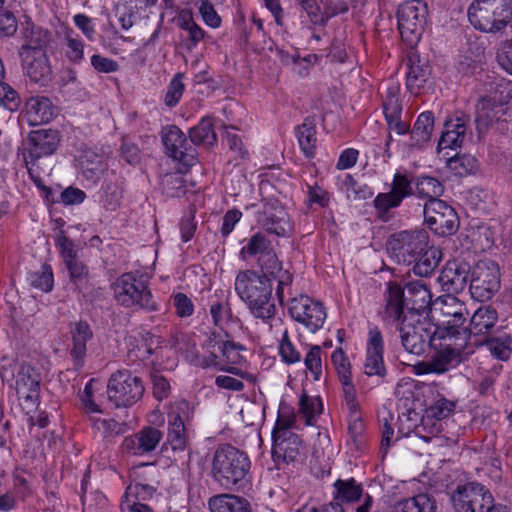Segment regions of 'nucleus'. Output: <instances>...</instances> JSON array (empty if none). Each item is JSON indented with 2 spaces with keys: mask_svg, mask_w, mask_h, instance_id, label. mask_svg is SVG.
Returning <instances> with one entry per match:
<instances>
[{
  "mask_svg": "<svg viewBox=\"0 0 512 512\" xmlns=\"http://www.w3.org/2000/svg\"><path fill=\"white\" fill-rule=\"evenodd\" d=\"M160 134L165 153L170 158L186 166H192L195 163L196 151L178 126L167 125L162 128Z\"/></svg>",
  "mask_w": 512,
  "mask_h": 512,
  "instance_id": "6ab92c4d",
  "label": "nucleus"
},
{
  "mask_svg": "<svg viewBox=\"0 0 512 512\" xmlns=\"http://www.w3.org/2000/svg\"><path fill=\"white\" fill-rule=\"evenodd\" d=\"M331 363L342 385L344 400H348V402L353 405L354 395L357 393L352 380V366L349 358L341 347L336 348L332 352Z\"/></svg>",
  "mask_w": 512,
  "mask_h": 512,
  "instance_id": "c756f323",
  "label": "nucleus"
},
{
  "mask_svg": "<svg viewBox=\"0 0 512 512\" xmlns=\"http://www.w3.org/2000/svg\"><path fill=\"white\" fill-rule=\"evenodd\" d=\"M394 508L395 512H436V501L431 495L420 493L398 501Z\"/></svg>",
  "mask_w": 512,
  "mask_h": 512,
  "instance_id": "a18cd8bd",
  "label": "nucleus"
},
{
  "mask_svg": "<svg viewBox=\"0 0 512 512\" xmlns=\"http://www.w3.org/2000/svg\"><path fill=\"white\" fill-rule=\"evenodd\" d=\"M415 258L416 261L412 263L414 274L420 277H428L439 265L442 252L439 248L428 244L426 249Z\"/></svg>",
  "mask_w": 512,
  "mask_h": 512,
  "instance_id": "79ce46f5",
  "label": "nucleus"
},
{
  "mask_svg": "<svg viewBox=\"0 0 512 512\" xmlns=\"http://www.w3.org/2000/svg\"><path fill=\"white\" fill-rule=\"evenodd\" d=\"M27 281L29 285L42 292H50L53 289L54 278L50 265L44 264L38 271L28 273Z\"/></svg>",
  "mask_w": 512,
  "mask_h": 512,
  "instance_id": "864d4df0",
  "label": "nucleus"
},
{
  "mask_svg": "<svg viewBox=\"0 0 512 512\" xmlns=\"http://www.w3.org/2000/svg\"><path fill=\"white\" fill-rule=\"evenodd\" d=\"M78 162L82 176L93 184L100 180L108 168L104 155L95 152L91 148L82 151Z\"/></svg>",
  "mask_w": 512,
  "mask_h": 512,
  "instance_id": "2f4dec72",
  "label": "nucleus"
},
{
  "mask_svg": "<svg viewBox=\"0 0 512 512\" xmlns=\"http://www.w3.org/2000/svg\"><path fill=\"white\" fill-rule=\"evenodd\" d=\"M65 265L69 271L70 282L74 290L84 296L89 283L88 267L79 259L68 262Z\"/></svg>",
  "mask_w": 512,
  "mask_h": 512,
  "instance_id": "3c124183",
  "label": "nucleus"
},
{
  "mask_svg": "<svg viewBox=\"0 0 512 512\" xmlns=\"http://www.w3.org/2000/svg\"><path fill=\"white\" fill-rule=\"evenodd\" d=\"M306 354L303 359L306 369L312 374L313 379L318 381L322 376V354L323 350L319 345L305 344Z\"/></svg>",
  "mask_w": 512,
  "mask_h": 512,
  "instance_id": "6e6d98bb",
  "label": "nucleus"
},
{
  "mask_svg": "<svg viewBox=\"0 0 512 512\" xmlns=\"http://www.w3.org/2000/svg\"><path fill=\"white\" fill-rule=\"evenodd\" d=\"M234 290L253 317L264 323L274 318L277 309L273 298V285L266 274H259L254 269L239 271Z\"/></svg>",
  "mask_w": 512,
  "mask_h": 512,
  "instance_id": "f257e3e1",
  "label": "nucleus"
},
{
  "mask_svg": "<svg viewBox=\"0 0 512 512\" xmlns=\"http://www.w3.org/2000/svg\"><path fill=\"white\" fill-rule=\"evenodd\" d=\"M251 461L242 450L222 444L217 447L211 463V477L228 491H245L251 486Z\"/></svg>",
  "mask_w": 512,
  "mask_h": 512,
  "instance_id": "f03ea898",
  "label": "nucleus"
},
{
  "mask_svg": "<svg viewBox=\"0 0 512 512\" xmlns=\"http://www.w3.org/2000/svg\"><path fill=\"white\" fill-rule=\"evenodd\" d=\"M333 502L354 503L361 500L364 494L363 486L354 478L338 479L333 484Z\"/></svg>",
  "mask_w": 512,
  "mask_h": 512,
  "instance_id": "58836bf2",
  "label": "nucleus"
},
{
  "mask_svg": "<svg viewBox=\"0 0 512 512\" xmlns=\"http://www.w3.org/2000/svg\"><path fill=\"white\" fill-rule=\"evenodd\" d=\"M290 512H345L342 505L338 502H329L321 504L316 500L309 499L307 502L297 508H292Z\"/></svg>",
  "mask_w": 512,
  "mask_h": 512,
  "instance_id": "774afa93",
  "label": "nucleus"
},
{
  "mask_svg": "<svg viewBox=\"0 0 512 512\" xmlns=\"http://www.w3.org/2000/svg\"><path fill=\"white\" fill-rule=\"evenodd\" d=\"M423 212L425 223L434 234L446 237L458 231L459 217L445 201H426Z\"/></svg>",
  "mask_w": 512,
  "mask_h": 512,
  "instance_id": "2eb2a0df",
  "label": "nucleus"
},
{
  "mask_svg": "<svg viewBox=\"0 0 512 512\" xmlns=\"http://www.w3.org/2000/svg\"><path fill=\"white\" fill-rule=\"evenodd\" d=\"M477 346H486L493 357L501 361H507L512 352V337L503 329L483 339L474 340Z\"/></svg>",
  "mask_w": 512,
  "mask_h": 512,
  "instance_id": "72a5a7b5",
  "label": "nucleus"
},
{
  "mask_svg": "<svg viewBox=\"0 0 512 512\" xmlns=\"http://www.w3.org/2000/svg\"><path fill=\"white\" fill-rule=\"evenodd\" d=\"M163 438V433L151 426L143 427L139 432L125 437L122 450L134 456H143L154 451Z\"/></svg>",
  "mask_w": 512,
  "mask_h": 512,
  "instance_id": "4be33fe9",
  "label": "nucleus"
},
{
  "mask_svg": "<svg viewBox=\"0 0 512 512\" xmlns=\"http://www.w3.org/2000/svg\"><path fill=\"white\" fill-rule=\"evenodd\" d=\"M402 200H400L395 194L391 191L381 192L376 195L373 200V207L376 210L377 217L382 221H388L391 217L390 211L392 209L398 208L402 204Z\"/></svg>",
  "mask_w": 512,
  "mask_h": 512,
  "instance_id": "603ef678",
  "label": "nucleus"
},
{
  "mask_svg": "<svg viewBox=\"0 0 512 512\" xmlns=\"http://www.w3.org/2000/svg\"><path fill=\"white\" fill-rule=\"evenodd\" d=\"M209 312L213 324L222 329L223 325L233 318L229 295L224 294L223 291L220 295L216 293L210 300Z\"/></svg>",
  "mask_w": 512,
  "mask_h": 512,
  "instance_id": "37998d69",
  "label": "nucleus"
},
{
  "mask_svg": "<svg viewBox=\"0 0 512 512\" xmlns=\"http://www.w3.org/2000/svg\"><path fill=\"white\" fill-rule=\"evenodd\" d=\"M428 244L429 235L425 230H403L392 234L386 245L397 263L412 265Z\"/></svg>",
  "mask_w": 512,
  "mask_h": 512,
  "instance_id": "1a4fd4ad",
  "label": "nucleus"
},
{
  "mask_svg": "<svg viewBox=\"0 0 512 512\" xmlns=\"http://www.w3.org/2000/svg\"><path fill=\"white\" fill-rule=\"evenodd\" d=\"M470 116L460 112L450 117L444 122V129L438 140L436 152L440 156L443 150H457L464 142Z\"/></svg>",
  "mask_w": 512,
  "mask_h": 512,
  "instance_id": "aec40b11",
  "label": "nucleus"
},
{
  "mask_svg": "<svg viewBox=\"0 0 512 512\" xmlns=\"http://www.w3.org/2000/svg\"><path fill=\"white\" fill-rule=\"evenodd\" d=\"M25 112L30 125H39L54 118L55 106L47 97L33 96L26 101Z\"/></svg>",
  "mask_w": 512,
  "mask_h": 512,
  "instance_id": "473e14b6",
  "label": "nucleus"
},
{
  "mask_svg": "<svg viewBox=\"0 0 512 512\" xmlns=\"http://www.w3.org/2000/svg\"><path fill=\"white\" fill-rule=\"evenodd\" d=\"M145 391L143 381L127 369L111 374L107 384V396L116 408H127L136 404Z\"/></svg>",
  "mask_w": 512,
  "mask_h": 512,
  "instance_id": "0eeeda50",
  "label": "nucleus"
},
{
  "mask_svg": "<svg viewBox=\"0 0 512 512\" xmlns=\"http://www.w3.org/2000/svg\"><path fill=\"white\" fill-rule=\"evenodd\" d=\"M116 302L126 308L138 307L147 312L159 309L150 289L149 280L145 274L128 272L122 274L112 284Z\"/></svg>",
  "mask_w": 512,
  "mask_h": 512,
  "instance_id": "7ed1b4c3",
  "label": "nucleus"
},
{
  "mask_svg": "<svg viewBox=\"0 0 512 512\" xmlns=\"http://www.w3.org/2000/svg\"><path fill=\"white\" fill-rule=\"evenodd\" d=\"M277 349L282 363L288 366L301 363L302 353L291 340L287 329L283 331Z\"/></svg>",
  "mask_w": 512,
  "mask_h": 512,
  "instance_id": "8fccbe9b",
  "label": "nucleus"
},
{
  "mask_svg": "<svg viewBox=\"0 0 512 512\" xmlns=\"http://www.w3.org/2000/svg\"><path fill=\"white\" fill-rule=\"evenodd\" d=\"M496 93L499 98L484 96L475 106V123L478 134L484 133L491 125L497 123L499 126L502 121H507L505 112L507 104L512 99V84L499 85Z\"/></svg>",
  "mask_w": 512,
  "mask_h": 512,
  "instance_id": "6e6552de",
  "label": "nucleus"
},
{
  "mask_svg": "<svg viewBox=\"0 0 512 512\" xmlns=\"http://www.w3.org/2000/svg\"><path fill=\"white\" fill-rule=\"evenodd\" d=\"M407 304L414 318H422V314L429 311L432 304V294L427 285L420 280L409 281L402 286Z\"/></svg>",
  "mask_w": 512,
  "mask_h": 512,
  "instance_id": "cd10ccee",
  "label": "nucleus"
},
{
  "mask_svg": "<svg viewBox=\"0 0 512 512\" xmlns=\"http://www.w3.org/2000/svg\"><path fill=\"white\" fill-rule=\"evenodd\" d=\"M272 456L276 462L300 463L305 459V446L298 434L272 438Z\"/></svg>",
  "mask_w": 512,
  "mask_h": 512,
  "instance_id": "5701e85b",
  "label": "nucleus"
},
{
  "mask_svg": "<svg viewBox=\"0 0 512 512\" xmlns=\"http://www.w3.org/2000/svg\"><path fill=\"white\" fill-rule=\"evenodd\" d=\"M406 88L415 96L426 93L433 84L432 66L426 57H422L415 49H411L405 59Z\"/></svg>",
  "mask_w": 512,
  "mask_h": 512,
  "instance_id": "dca6fc26",
  "label": "nucleus"
},
{
  "mask_svg": "<svg viewBox=\"0 0 512 512\" xmlns=\"http://www.w3.org/2000/svg\"><path fill=\"white\" fill-rule=\"evenodd\" d=\"M194 417V407L186 400L175 402L168 413V422L188 426Z\"/></svg>",
  "mask_w": 512,
  "mask_h": 512,
  "instance_id": "052dcab7",
  "label": "nucleus"
},
{
  "mask_svg": "<svg viewBox=\"0 0 512 512\" xmlns=\"http://www.w3.org/2000/svg\"><path fill=\"white\" fill-rule=\"evenodd\" d=\"M383 354L384 341L382 333L377 326L371 327L368 331L366 342V360L364 363L366 375L379 377L386 375Z\"/></svg>",
  "mask_w": 512,
  "mask_h": 512,
  "instance_id": "412c9836",
  "label": "nucleus"
},
{
  "mask_svg": "<svg viewBox=\"0 0 512 512\" xmlns=\"http://www.w3.org/2000/svg\"><path fill=\"white\" fill-rule=\"evenodd\" d=\"M470 265L464 261H448L438 277L442 289L458 294L465 290L470 278Z\"/></svg>",
  "mask_w": 512,
  "mask_h": 512,
  "instance_id": "b1692460",
  "label": "nucleus"
},
{
  "mask_svg": "<svg viewBox=\"0 0 512 512\" xmlns=\"http://www.w3.org/2000/svg\"><path fill=\"white\" fill-rule=\"evenodd\" d=\"M441 314L447 319L439 326L440 338L452 340L458 337L459 345H465L467 337L465 323L469 316L466 305L453 295H447L441 300Z\"/></svg>",
  "mask_w": 512,
  "mask_h": 512,
  "instance_id": "f8f14e48",
  "label": "nucleus"
},
{
  "mask_svg": "<svg viewBox=\"0 0 512 512\" xmlns=\"http://www.w3.org/2000/svg\"><path fill=\"white\" fill-rule=\"evenodd\" d=\"M296 416L292 410L288 407L280 408L278 416L272 430V438L276 436H287L295 434L291 431V428L295 425Z\"/></svg>",
  "mask_w": 512,
  "mask_h": 512,
  "instance_id": "680f3d73",
  "label": "nucleus"
},
{
  "mask_svg": "<svg viewBox=\"0 0 512 512\" xmlns=\"http://www.w3.org/2000/svg\"><path fill=\"white\" fill-rule=\"evenodd\" d=\"M500 289V269L492 260H482L471 272L469 290L472 298L484 302L490 300Z\"/></svg>",
  "mask_w": 512,
  "mask_h": 512,
  "instance_id": "ddd939ff",
  "label": "nucleus"
},
{
  "mask_svg": "<svg viewBox=\"0 0 512 512\" xmlns=\"http://www.w3.org/2000/svg\"><path fill=\"white\" fill-rule=\"evenodd\" d=\"M40 374L30 365L24 364L17 373L15 390L18 401L27 415L37 411L40 404Z\"/></svg>",
  "mask_w": 512,
  "mask_h": 512,
  "instance_id": "f3484780",
  "label": "nucleus"
},
{
  "mask_svg": "<svg viewBox=\"0 0 512 512\" xmlns=\"http://www.w3.org/2000/svg\"><path fill=\"white\" fill-rule=\"evenodd\" d=\"M442 157L445 159L446 166L455 175L463 176L471 173L476 168V159L468 155L448 156V153H444Z\"/></svg>",
  "mask_w": 512,
  "mask_h": 512,
  "instance_id": "5fc2aeb1",
  "label": "nucleus"
},
{
  "mask_svg": "<svg viewBox=\"0 0 512 512\" xmlns=\"http://www.w3.org/2000/svg\"><path fill=\"white\" fill-rule=\"evenodd\" d=\"M208 508L211 512H252L251 504L246 498L229 493L210 497Z\"/></svg>",
  "mask_w": 512,
  "mask_h": 512,
  "instance_id": "c9c22d12",
  "label": "nucleus"
},
{
  "mask_svg": "<svg viewBox=\"0 0 512 512\" xmlns=\"http://www.w3.org/2000/svg\"><path fill=\"white\" fill-rule=\"evenodd\" d=\"M390 191L400 200H404L414 194L413 182L407 173L396 172L390 185Z\"/></svg>",
  "mask_w": 512,
  "mask_h": 512,
  "instance_id": "338daca9",
  "label": "nucleus"
},
{
  "mask_svg": "<svg viewBox=\"0 0 512 512\" xmlns=\"http://www.w3.org/2000/svg\"><path fill=\"white\" fill-rule=\"evenodd\" d=\"M428 12V4L423 0L405 1L397 8V28L402 40L411 48L418 44L425 31Z\"/></svg>",
  "mask_w": 512,
  "mask_h": 512,
  "instance_id": "423d86ee",
  "label": "nucleus"
},
{
  "mask_svg": "<svg viewBox=\"0 0 512 512\" xmlns=\"http://www.w3.org/2000/svg\"><path fill=\"white\" fill-rule=\"evenodd\" d=\"M417 195L427 201L440 200L444 193V185L432 176H419L415 183Z\"/></svg>",
  "mask_w": 512,
  "mask_h": 512,
  "instance_id": "09e8293b",
  "label": "nucleus"
},
{
  "mask_svg": "<svg viewBox=\"0 0 512 512\" xmlns=\"http://www.w3.org/2000/svg\"><path fill=\"white\" fill-rule=\"evenodd\" d=\"M71 348L70 356L75 369L85 365L87 342L92 340L93 331L86 321H78L70 326Z\"/></svg>",
  "mask_w": 512,
  "mask_h": 512,
  "instance_id": "bb28decb",
  "label": "nucleus"
},
{
  "mask_svg": "<svg viewBox=\"0 0 512 512\" xmlns=\"http://www.w3.org/2000/svg\"><path fill=\"white\" fill-rule=\"evenodd\" d=\"M97 197L98 202L103 209L109 212H114L121 205L123 191L116 182L104 181L97 192Z\"/></svg>",
  "mask_w": 512,
  "mask_h": 512,
  "instance_id": "49530a36",
  "label": "nucleus"
},
{
  "mask_svg": "<svg viewBox=\"0 0 512 512\" xmlns=\"http://www.w3.org/2000/svg\"><path fill=\"white\" fill-rule=\"evenodd\" d=\"M243 246L239 251V257L243 261L260 259L273 248L271 240L263 232H256L242 241Z\"/></svg>",
  "mask_w": 512,
  "mask_h": 512,
  "instance_id": "e433bc0d",
  "label": "nucleus"
},
{
  "mask_svg": "<svg viewBox=\"0 0 512 512\" xmlns=\"http://www.w3.org/2000/svg\"><path fill=\"white\" fill-rule=\"evenodd\" d=\"M435 125V116L432 111L421 112L410 129V146L422 149L429 143Z\"/></svg>",
  "mask_w": 512,
  "mask_h": 512,
  "instance_id": "f704fd0d",
  "label": "nucleus"
},
{
  "mask_svg": "<svg viewBox=\"0 0 512 512\" xmlns=\"http://www.w3.org/2000/svg\"><path fill=\"white\" fill-rule=\"evenodd\" d=\"M266 232L275 234L278 237L289 236L292 232V224L288 215L282 216L272 215L268 217L264 223Z\"/></svg>",
  "mask_w": 512,
  "mask_h": 512,
  "instance_id": "69168bd1",
  "label": "nucleus"
},
{
  "mask_svg": "<svg viewBox=\"0 0 512 512\" xmlns=\"http://www.w3.org/2000/svg\"><path fill=\"white\" fill-rule=\"evenodd\" d=\"M295 135L301 151L307 158H313L316 154V124L313 118L306 117L302 124L295 129Z\"/></svg>",
  "mask_w": 512,
  "mask_h": 512,
  "instance_id": "ea45409f",
  "label": "nucleus"
},
{
  "mask_svg": "<svg viewBox=\"0 0 512 512\" xmlns=\"http://www.w3.org/2000/svg\"><path fill=\"white\" fill-rule=\"evenodd\" d=\"M24 42L19 50V55L25 52L33 54L35 51L46 52L45 48L50 42L51 34L47 29L39 26L27 28L23 34Z\"/></svg>",
  "mask_w": 512,
  "mask_h": 512,
  "instance_id": "a19ab883",
  "label": "nucleus"
},
{
  "mask_svg": "<svg viewBox=\"0 0 512 512\" xmlns=\"http://www.w3.org/2000/svg\"><path fill=\"white\" fill-rule=\"evenodd\" d=\"M379 315L386 325L393 328L414 318V313L409 309L401 283L397 281L386 283Z\"/></svg>",
  "mask_w": 512,
  "mask_h": 512,
  "instance_id": "9d476101",
  "label": "nucleus"
},
{
  "mask_svg": "<svg viewBox=\"0 0 512 512\" xmlns=\"http://www.w3.org/2000/svg\"><path fill=\"white\" fill-rule=\"evenodd\" d=\"M401 339L403 348L410 354L422 355L430 349H437V340L440 338L439 326L435 325L427 318H412L411 321L399 325L395 328Z\"/></svg>",
  "mask_w": 512,
  "mask_h": 512,
  "instance_id": "39448f33",
  "label": "nucleus"
},
{
  "mask_svg": "<svg viewBox=\"0 0 512 512\" xmlns=\"http://www.w3.org/2000/svg\"><path fill=\"white\" fill-rule=\"evenodd\" d=\"M213 127L214 121L212 116L202 117L196 126L189 129L190 141L195 145H215L217 136Z\"/></svg>",
  "mask_w": 512,
  "mask_h": 512,
  "instance_id": "c03bdc74",
  "label": "nucleus"
},
{
  "mask_svg": "<svg viewBox=\"0 0 512 512\" xmlns=\"http://www.w3.org/2000/svg\"><path fill=\"white\" fill-rule=\"evenodd\" d=\"M468 18L479 31H503L512 21V0H473L468 8Z\"/></svg>",
  "mask_w": 512,
  "mask_h": 512,
  "instance_id": "20e7f679",
  "label": "nucleus"
},
{
  "mask_svg": "<svg viewBox=\"0 0 512 512\" xmlns=\"http://www.w3.org/2000/svg\"><path fill=\"white\" fill-rule=\"evenodd\" d=\"M247 351V348L234 341L226 340L225 343H221L220 353L222 354L223 359L225 360V364L228 366L241 365L246 362L245 356L242 352Z\"/></svg>",
  "mask_w": 512,
  "mask_h": 512,
  "instance_id": "bf43d9fd",
  "label": "nucleus"
},
{
  "mask_svg": "<svg viewBox=\"0 0 512 512\" xmlns=\"http://www.w3.org/2000/svg\"><path fill=\"white\" fill-rule=\"evenodd\" d=\"M127 345L130 358L148 361L157 349L161 347V341L158 336L150 332H139L136 335L129 336Z\"/></svg>",
  "mask_w": 512,
  "mask_h": 512,
  "instance_id": "7c9ffc66",
  "label": "nucleus"
},
{
  "mask_svg": "<svg viewBox=\"0 0 512 512\" xmlns=\"http://www.w3.org/2000/svg\"><path fill=\"white\" fill-rule=\"evenodd\" d=\"M65 45L67 59L74 64H80L84 60V43L73 30L66 31Z\"/></svg>",
  "mask_w": 512,
  "mask_h": 512,
  "instance_id": "13d9d810",
  "label": "nucleus"
},
{
  "mask_svg": "<svg viewBox=\"0 0 512 512\" xmlns=\"http://www.w3.org/2000/svg\"><path fill=\"white\" fill-rule=\"evenodd\" d=\"M208 351H209V355L202 357L198 361V365L201 366L202 368L213 367L219 371L227 372L232 375L238 376L240 378H246V376L248 375V373L246 371H244L243 369H241L239 367L228 366V365L222 363L219 360V356L211 349H208Z\"/></svg>",
  "mask_w": 512,
  "mask_h": 512,
  "instance_id": "e2e57ef3",
  "label": "nucleus"
},
{
  "mask_svg": "<svg viewBox=\"0 0 512 512\" xmlns=\"http://www.w3.org/2000/svg\"><path fill=\"white\" fill-rule=\"evenodd\" d=\"M177 26L186 33L185 46L192 50L204 40L206 32L194 21L191 11L182 10L176 18Z\"/></svg>",
  "mask_w": 512,
  "mask_h": 512,
  "instance_id": "4c0bfd02",
  "label": "nucleus"
},
{
  "mask_svg": "<svg viewBox=\"0 0 512 512\" xmlns=\"http://www.w3.org/2000/svg\"><path fill=\"white\" fill-rule=\"evenodd\" d=\"M437 344V353L433 356L434 363L432 369L435 370V374H443L450 369L459 365L463 360V352L466 345H459L460 341L458 337H453L452 340H443Z\"/></svg>",
  "mask_w": 512,
  "mask_h": 512,
  "instance_id": "a878e982",
  "label": "nucleus"
},
{
  "mask_svg": "<svg viewBox=\"0 0 512 512\" xmlns=\"http://www.w3.org/2000/svg\"><path fill=\"white\" fill-rule=\"evenodd\" d=\"M288 313L295 322L312 334L323 327L327 318V311L323 303L306 294L293 297L289 301Z\"/></svg>",
  "mask_w": 512,
  "mask_h": 512,
  "instance_id": "9b49d317",
  "label": "nucleus"
},
{
  "mask_svg": "<svg viewBox=\"0 0 512 512\" xmlns=\"http://www.w3.org/2000/svg\"><path fill=\"white\" fill-rule=\"evenodd\" d=\"M498 313L495 308L491 306H481L471 316L469 326H465L467 337L465 345L473 337L476 339H483L489 335L494 334L497 329Z\"/></svg>",
  "mask_w": 512,
  "mask_h": 512,
  "instance_id": "393cba45",
  "label": "nucleus"
},
{
  "mask_svg": "<svg viewBox=\"0 0 512 512\" xmlns=\"http://www.w3.org/2000/svg\"><path fill=\"white\" fill-rule=\"evenodd\" d=\"M60 140V133L55 129H37L28 133L27 153L24 155V159L30 174H32L37 160L56 152Z\"/></svg>",
  "mask_w": 512,
  "mask_h": 512,
  "instance_id": "a211bd4d",
  "label": "nucleus"
},
{
  "mask_svg": "<svg viewBox=\"0 0 512 512\" xmlns=\"http://www.w3.org/2000/svg\"><path fill=\"white\" fill-rule=\"evenodd\" d=\"M491 494L485 485L473 481L457 485L449 499L455 512H484Z\"/></svg>",
  "mask_w": 512,
  "mask_h": 512,
  "instance_id": "4468645a",
  "label": "nucleus"
},
{
  "mask_svg": "<svg viewBox=\"0 0 512 512\" xmlns=\"http://www.w3.org/2000/svg\"><path fill=\"white\" fill-rule=\"evenodd\" d=\"M183 77V73H177L172 77L168 84L167 91L164 96V104L169 108L177 106L183 96L185 91Z\"/></svg>",
  "mask_w": 512,
  "mask_h": 512,
  "instance_id": "0e129e2a",
  "label": "nucleus"
},
{
  "mask_svg": "<svg viewBox=\"0 0 512 512\" xmlns=\"http://www.w3.org/2000/svg\"><path fill=\"white\" fill-rule=\"evenodd\" d=\"M382 107L384 116L402 113V103L400 100V86L397 83L389 82L384 94L382 95Z\"/></svg>",
  "mask_w": 512,
  "mask_h": 512,
  "instance_id": "4d7b16f0",
  "label": "nucleus"
},
{
  "mask_svg": "<svg viewBox=\"0 0 512 512\" xmlns=\"http://www.w3.org/2000/svg\"><path fill=\"white\" fill-rule=\"evenodd\" d=\"M22 68L25 74L35 83L45 84L51 79V66L46 52L35 51L33 54L25 52L20 55Z\"/></svg>",
  "mask_w": 512,
  "mask_h": 512,
  "instance_id": "c85d7f7f",
  "label": "nucleus"
},
{
  "mask_svg": "<svg viewBox=\"0 0 512 512\" xmlns=\"http://www.w3.org/2000/svg\"><path fill=\"white\" fill-rule=\"evenodd\" d=\"M323 412V403L319 396H309L303 391L299 397V413L307 426H313Z\"/></svg>",
  "mask_w": 512,
  "mask_h": 512,
  "instance_id": "de8ad7c7",
  "label": "nucleus"
}]
</instances>
